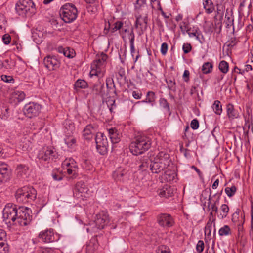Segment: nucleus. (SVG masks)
<instances>
[{
	"instance_id": "nucleus-53",
	"label": "nucleus",
	"mask_w": 253,
	"mask_h": 253,
	"mask_svg": "<svg viewBox=\"0 0 253 253\" xmlns=\"http://www.w3.org/2000/svg\"><path fill=\"white\" fill-rule=\"evenodd\" d=\"M164 176L165 179H166L168 181H170L173 180L175 177V173L171 171H169V170H166L165 171Z\"/></svg>"
},
{
	"instance_id": "nucleus-12",
	"label": "nucleus",
	"mask_w": 253,
	"mask_h": 253,
	"mask_svg": "<svg viewBox=\"0 0 253 253\" xmlns=\"http://www.w3.org/2000/svg\"><path fill=\"white\" fill-rule=\"evenodd\" d=\"M88 191V189L84 182L81 181L77 183L73 191V194L77 199L84 200L87 197Z\"/></svg>"
},
{
	"instance_id": "nucleus-56",
	"label": "nucleus",
	"mask_w": 253,
	"mask_h": 253,
	"mask_svg": "<svg viewBox=\"0 0 253 253\" xmlns=\"http://www.w3.org/2000/svg\"><path fill=\"white\" fill-rule=\"evenodd\" d=\"M1 79L5 83H14V79L11 76H7L2 75L1 76Z\"/></svg>"
},
{
	"instance_id": "nucleus-57",
	"label": "nucleus",
	"mask_w": 253,
	"mask_h": 253,
	"mask_svg": "<svg viewBox=\"0 0 253 253\" xmlns=\"http://www.w3.org/2000/svg\"><path fill=\"white\" fill-rule=\"evenodd\" d=\"M204 249V243L202 240L198 241L197 245H196V250L197 251L201 253L202 252Z\"/></svg>"
},
{
	"instance_id": "nucleus-36",
	"label": "nucleus",
	"mask_w": 253,
	"mask_h": 253,
	"mask_svg": "<svg viewBox=\"0 0 253 253\" xmlns=\"http://www.w3.org/2000/svg\"><path fill=\"white\" fill-rule=\"evenodd\" d=\"M151 161L148 157L143 158L141 160L140 164L139 165V168L142 170H146L149 168H150V165L151 164Z\"/></svg>"
},
{
	"instance_id": "nucleus-49",
	"label": "nucleus",
	"mask_w": 253,
	"mask_h": 253,
	"mask_svg": "<svg viewBox=\"0 0 253 253\" xmlns=\"http://www.w3.org/2000/svg\"><path fill=\"white\" fill-rule=\"evenodd\" d=\"M168 88L173 91L176 90V83L174 79H167L166 80Z\"/></svg>"
},
{
	"instance_id": "nucleus-10",
	"label": "nucleus",
	"mask_w": 253,
	"mask_h": 253,
	"mask_svg": "<svg viewBox=\"0 0 253 253\" xmlns=\"http://www.w3.org/2000/svg\"><path fill=\"white\" fill-rule=\"evenodd\" d=\"M41 106L35 102H30L25 105L23 109L24 114L28 118L37 116L40 113Z\"/></svg>"
},
{
	"instance_id": "nucleus-41",
	"label": "nucleus",
	"mask_w": 253,
	"mask_h": 253,
	"mask_svg": "<svg viewBox=\"0 0 253 253\" xmlns=\"http://www.w3.org/2000/svg\"><path fill=\"white\" fill-rule=\"evenodd\" d=\"M215 219L212 217V218H210L207 224L205 227V233L208 236L211 235V230L212 228V223L214 222Z\"/></svg>"
},
{
	"instance_id": "nucleus-64",
	"label": "nucleus",
	"mask_w": 253,
	"mask_h": 253,
	"mask_svg": "<svg viewBox=\"0 0 253 253\" xmlns=\"http://www.w3.org/2000/svg\"><path fill=\"white\" fill-rule=\"evenodd\" d=\"M168 44L166 42H164L162 44L161 47V52L162 55H165L168 51Z\"/></svg>"
},
{
	"instance_id": "nucleus-24",
	"label": "nucleus",
	"mask_w": 253,
	"mask_h": 253,
	"mask_svg": "<svg viewBox=\"0 0 253 253\" xmlns=\"http://www.w3.org/2000/svg\"><path fill=\"white\" fill-rule=\"evenodd\" d=\"M190 37H195L200 43H202V40H204V37L197 27H193L192 28H190L188 31L187 32Z\"/></svg>"
},
{
	"instance_id": "nucleus-28",
	"label": "nucleus",
	"mask_w": 253,
	"mask_h": 253,
	"mask_svg": "<svg viewBox=\"0 0 253 253\" xmlns=\"http://www.w3.org/2000/svg\"><path fill=\"white\" fill-rule=\"evenodd\" d=\"M25 94L22 91L15 90L11 94V99L15 103L23 101L25 98Z\"/></svg>"
},
{
	"instance_id": "nucleus-30",
	"label": "nucleus",
	"mask_w": 253,
	"mask_h": 253,
	"mask_svg": "<svg viewBox=\"0 0 253 253\" xmlns=\"http://www.w3.org/2000/svg\"><path fill=\"white\" fill-rule=\"evenodd\" d=\"M110 139L112 143L115 144L120 140V135L116 129L111 128L108 130Z\"/></svg>"
},
{
	"instance_id": "nucleus-62",
	"label": "nucleus",
	"mask_w": 253,
	"mask_h": 253,
	"mask_svg": "<svg viewBox=\"0 0 253 253\" xmlns=\"http://www.w3.org/2000/svg\"><path fill=\"white\" fill-rule=\"evenodd\" d=\"M190 126L194 130L198 129L199 126V123L198 120L196 119L192 120L191 122Z\"/></svg>"
},
{
	"instance_id": "nucleus-59",
	"label": "nucleus",
	"mask_w": 253,
	"mask_h": 253,
	"mask_svg": "<svg viewBox=\"0 0 253 253\" xmlns=\"http://www.w3.org/2000/svg\"><path fill=\"white\" fill-rule=\"evenodd\" d=\"M222 192V190L219 194V195L218 196V198H217V199L216 200V201L214 202V203L212 204L211 205V209L212 211H215L217 213V212L218 211V207L216 206V204L217 202H218L219 199L220 198V196L221 195Z\"/></svg>"
},
{
	"instance_id": "nucleus-35",
	"label": "nucleus",
	"mask_w": 253,
	"mask_h": 253,
	"mask_svg": "<svg viewBox=\"0 0 253 253\" xmlns=\"http://www.w3.org/2000/svg\"><path fill=\"white\" fill-rule=\"evenodd\" d=\"M64 141L67 146L70 148H73L76 145V140L72 134L65 135Z\"/></svg>"
},
{
	"instance_id": "nucleus-21",
	"label": "nucleus",
	"mask_w": 253,
	"mask_h": 253,
	"mask_svg": "<svg viewBox=\"0 0 253 253\" xmlns=\"http://www.w3.org/2000/svg\"><path fill=\"white\" fill-rule=\"evenodd\" d=\"M120 35L124 42H126L127 38L129 40L130 43L134 42L135 34L132 29L129 30L127 27L123 28V30L120 31Z\"/></svg>"
},
{
	"instance_id": "nucleus-8",
	"label": "nucleus",
	"mask_w": 253,
	"mask_h": 253,
	"mask_svg": "<svg viewBox=\"0 0 253 253\" xmlns=\"http://www.w3.org/2000/svg\"><path fill=\"white\" fill-rule=\"evenodd\" d=\"M62 167L64 172L67 173L73 178L78 175L79 168L75 161L71 158H66L62 163Z\"/></svg>"
},
{
	"instance_id": "nucleus-29",
	"label": "nucleus",
	"mask_w": 253,
	"mask_h": 253,
	"mask_svg": "<svg viewBox=\"0 0 253 253\" xmlns=\"http://www.w3.org/2000/svg\"><path fill=\"white\" fill-rule=\"evenodd\" d=\"M229 211L228 206L225 204H222L218 210L217 216L219 219H223L228 215Z\"/></svg>"
},
{
	"instance_id": "nucleus-58",
	"label": "nucleus",
	"mask_w": 253,
	"mask_h": 253,
	"mask_svg": "<svg viewBox=\"0 0 253 253\" xmlns=\"http://www.w3.org/2000/svg\"><path fill=\"white\" fill-rule=\"evenodd\" d=\"M237 42L238 41L235 38H231L230 40L226 42V45L228 47L232 48L236 45Z\"/></svg>"
},
{
	"instance_id": "nucleus-3",
	"label": "nucleus",
	"mask_w": 253,
	"mask_h": 253,
	"mask_svg": "<svg viewBox=\"0 0 253 253\" xmlns=\"http://www.w3.org/2000/svg\"><path fill=\"white\" fill-rule=\"evenodd\" d=\"M171 164L169 154L160 152L150 165V169L154 173H159L167 169Z\"/></svg>"
},
{
	"instance_id": "nucleus-50",
	"label": "nucleus",
	"mask_w": 253,
	"mask_h": 253,
	"mask_svg": "<svg viewBox=\"0 0 253 253\" xmlns=\"http://www.w3.org/2000/svg\"><path fill=\"white\" fill-rule=\"evenodd\" d=\"M204 29L206 33L211 34L214 29V25L211 22H206L204 25Z\"/></svg>"
},
{
	"instance_id": "nucleus-15",
	"label": "nucleus",
	"mask_w": 253,
	"mask_h": 253,
	"mask_svg": "<svg viewBox=\"0 0 253 253\" xmlns=\"http://www.w3.org/2000/svg\"><path fill=\"white\" fill-rule=\"evenodd\" d=\"M108 215L104 211H102L96 215L94 224L97 229H103L109 222Z\"/></svg>"
},
{
	"instance_id": "nucleus-60",
	"label": "nucleus",
	"mask_w": 253,
	"mask_h": 253,
	"mask_svg": "<svg viewBox=\"0 0 253 253\" xmlns=\"http://www.w3.org/2000/svg\"><path fill=\"white\" fill-rule=\"evenodd\" d=\"M160 105L165 109L167 110L169 109V104L167 100L165 98H161L160 99Z\"/></svg>"
},
{
	"instance_id": "nucleus-33",
	"label": "nucleus",
	"mask_w": 253,
	"mask_h": 253,
	"mask_svg": "<svg viewBox=\"0 0 253 253\" xmlns=\"http://www.w3.org/2000/svg\"><path fill=\"white\" fill-rule=\"evenodd\" d=\"M28 170V167L26 165L22 164L18 165L16 169V172L18 176L21 177H24V176L26 177Z\"/></svg>"
},
{
	"instance_id": "nucleus-4",
	"label": "nucleus",
	"mask_w": 253,
	"mask_h": 253,
	"mask_svg": "<svg viewBox=\"0 0 253 253\" xmlns=\"http://www.w3.org/2000/svg\"><path fill=\"white\" fill-rule=\"evenodd\" d=\"M37 195L36 190L32 186H25L18 189L15 196L17 202L27 203L35 200Z\"/></svg>"
},
{
	"instance_id": "nucleus-20",
	"label": "nucleus",
	"mask_w": 253,
	"mask_h": 253,
	"mask_svg": "<svg viewBox=\"0 0 253 253\" xmlns=\"http://www.w3.org/2000/svg\"><path fill=\"white\" fill-rule=\"evenodd\" d=\"M127 171L122 167L118 168L112 173L113 179L117 182H123L127 178Z\"/></svg>"
},
{
	"instance_id": "nucleus-22",
	"label": "nucleus",
	"mask_w": 253,
	"mask_h": 253,
	"mask_svg": "<svg viewBox=\"0 0 253 253\" xmlns=\"http://www.w3.org/2000/svg\"><path fill=\"white\" fill-rule=\"evenodd\" d=\"M232 221L238 226V229L239 231L242 229V225L244 223V216L240 211H236L232 215Z\"/></svg>"
},
{
	"instance_id": "nucleus-6",
	"label": "nucleus",
	"mask_w": 253,
	"mask_h": 253,
	"mask_svg": "<svg viewBox=\"0 0 253 253\" xmlns=\"http://www.w3.org/2000/svg\"><path fill=\"white\" fill-rule=\"evenodd\" d=\"M16 13L21 16L31 15L36 13L35 5L32 0H18L16 3Z\"/></svg>"
},
{
	"instance_id": "nucleus-7",
	"label": "nucleus",
	"mask_w": 253,
	"mask_h": 253,
	"mask_svg": "<svg viewBox=\"0 0 253 253\" xmlns=\"http://www.w3.org/2000/svg\"><path fill=\"white\" fill-rule=\"evenodd\" d=\"M59 13L63 20L66 23H70L77 18L78 10L72 3H66L60 8Z\"/></svg>"
},
{
	"instance_id": "nucleus-44",
	"label": "nucleus",
	"mask_w": 253,
	"mask_h": 253,
	"mask_svg": "<svg viewBox=\"0 0 253 253\" xmlns=\"http://www.w3.org/2000/svg\"><path fill=\"white\" fill-rule=\"evenodd\" d=\"M155 94L153 91H148L147 93L146 98L141 102H148L151 103L152 105L155 101Z\"/></svg>"
},
{
	"instance_id": "nucleus-48",
	"label": "nucleus",
	"mask_w": 253,
	"mask_h": 253,
	"mask_svg": "<svg viewBox=\"0 0 253 253\" xmlns=\"http://www.w3.org/2000/svg\"><path fill=\"white\" fill-rule=\"evenodd\" d=\"M225 19V22L226 23L227 27L230 28L233 25L234 19L232 15L229 14L227 10L226 11Z\"/></svg>"
},
{
	"instance_id": "nucleus-11",
	"label": "nucleus",
	"mask_w": 253,
	"mask_h": 253,
	"mask_svg": "<svg viewBox=\"0 0 253 253\" xmlns=\"http://www.w3.org/2000/svg\"><path fill=\"white\" fill-rule=\"evenodd\" d=\"M39 238L45 243H51L59 240V234L54 233L52 229H49L40 232Z\"/></svg>"
},
{
	"instance_id": "nucleus-27",
	"label": "nucleus",
	"mask_w": 253,
	"mask_h": 253,
	"mask_svg": "<svg viewBox=\"0 0 253 253\" xmlns=\"http://www.w3.org/2000/svg\"><path fill=\"white\" fill-rule=\"evenodd\" d=\"M56 50L58 52L63 54L65 57L69 58L74 57L76 54L73 49L68 47L58 46L56 48Z\"/></svg>"
},
{
	"instance_id": "nucleus-19",
	"label": "nucleus",
	"mask_w": 253,
	"mask_h": 253,
	"mask_svg": "<svg viewBox=\"0 0 253 253\" xmlns=\"http://www.w3.org/2000/svg\"><path fill=\"white\" fill-rule=\"evenodd\" d=\"M90 89L93 94L99 95L101 96L103 99H105L106 95L105 92V87L103 82H101L100 81L98 80L94 84L93 86L90 88Z\"/></svg>"
},
{
	"instance_id": "nucleus-25",
	"label": "nucleus",
	"mask_w": 253,
	"mask_h": 253,
	"mask_svg": "<svg viewBox=\"0 0 253 253\" xmlns=\"http://www.w3.org/2000/svg\"><path fill=\"white\" fill-rule=\"evenodd\" d=\"M173 188L168 185H165L158 191L160 196L166 198L171 197L173 194Z\"/></svg>"
},
{
	"instance_id": "nucleus-1",
	"label": "nucleus",
	"mask_w": 253,
	"mask_h": 253,
	"mask_svg": "<svg viewBox=\"0 0 253 253\" xmlns=\"http://www.w3.org/2000/svg\"><path fill=\"white\" fill-rule=\"evenodd\" d=\"M3 218L6 223L25 226L32 219V211L29 208L19 207L11 203L6 204L3 210Z\"/></svg>"
},
{
	"instance_id": "nucleus-37",
	"label": "nucleus",
	"mask_w": 253,
	"mask_h": 253,
	"mask_svg": "<svg viewBox=\"0 0 253 253\" xmlns=\"http://www.w3.org/2000/svg\"><path fill=\"white\" fill-rule=\"evenodd\" d=\"M93 131V127L90 125H87L84 130L83 135L85 139H89L92 137Z\"/></svg>"
},
{
	"instance_id": "nucleus-34",
	"label": "nucleus",
	"mask_w": 253,
	"mask_h": 253,
	"mask_svg": "<svg viewBox=\"0 0 253 253\" xmlns=\"http://www.w3.org/2000/svg\"><path fill=\"white\" fill-rule=\"evenodd\" d=\"M203 4L207 13H211L214 11V7L211 0H204Z\"/></svg>"
},
{
	"instance_id": "nucleus-52",
	"label": "nucleus",
	"mask_w": 253,
	"mask_h": 253,
	"mask_svg": "<svg viewBox=\"0 0 253 253\" xmlns=\"http://www.w3.org/2000/svg\"><path fill=\"white\" fill-rule=\"evenodd\" d=\"M179 27L183 34H185V33H187L190 29L189 28V23L187 21H182L180 22L179 24Z\"/></svg>"
},
{
	"instance_id": "nucleus-26",
	"label": "nucleus",
	"mask_w": 253,
	"mask_h": 253,
	"mask_svg": "<svg viewBox=\"0 0 253 253\" xmlns=\"http://www.w3.org/2000/svg\"><path fill=\"white\" fill-rule=\"evenodd\" d=\"M63 128L65 135L73 134L75 131L74 124L70 120H66L64 121Z\"/></svg>"
},
{
	"instance_id": "nucleus-40",
	"label": "nucleus",
	"mask_w": 253,
	"mask_h": 253,
	"mask_svg": "<svg viewBox=\"0 0 253 253\" xmlns=\"http://www.w3.org/2000/svg\"><path fill=\"white\" fill-rule=\"evenodd\" d=\"M74 86L76 89H85L88 87V84L84 80L78 79L75 83Z\"/></svg>"
},
{
	"instance_id": "nucleus-2",
	"label": "nucleus",
	"mask_w": 253,
	"mask_h": 253,
	"mask_svg": "<svg viewBox=\"0 0 253 253\" xmlns=\"http://www.w3.org/2000/svg\"><path fill=\"white\" fill-rule=\"evenodd\" d=\"M152 144L151 139L144 133L136 136L129 146L130 152L134 155H138L147 151Z\"/></svg>"
},
{
	"instance_id": "nucleus-43",
	"label": "nucleus",
	"mask_w": 253,
	"mask_h": 253,
	"mask_svg": "<svg viewBox=\"0 0 253 253\" xmlns=\"http://www.w3.org/2000/svg\"><path fill=\"white\" fill-rule=\"evenodd\" d=\"M213 65L211 62H205L202 67V71L204 74H209L212 71Z\"/></svg>"
},
{
	"instance_id": "nucleus-63",
	"label": "nucleus",
	"mask_w": 253,
	"mask_h": 253,
	"mask_svg": "<svg viewBox=\"0 0 253 253\" xmlns=\"http://www.w3.org/2000/svg\"><path fill=\"white\" fill-rule=\"evenodd\" d=\"M29 145L26 142H23L19 144L18 146V149L21 150L23 151H26L28 150Z\"/></svg>"
},
{
	"instance_id": "nucleus-5",
	"label": "nucleus",
	"mask_w": 253,
	"mask_h": 253,
	"mask_svg": "<svg viewBox=\"0 0 253 253\" xmlns=\"http://www.w3.org/2000/svg\"><path fill=\"white\" fill-rule=\"evenodd\" d=\"M107 58V55L102 53L96 59L93 61L91 65L90 77L93 76L102 77L103 76Z\"/></svg>"
},
{
	"instance_id": "nucleus-14",
	"label": "nucleus",
	"mask_w": 253,
	"mask_h": 253,
	"mask_svg": "<svg viewBox=\"0 0 253 253\" xmlns=\"http://www.w3.org/2000/svg\"><path fill=\"white\" fill-rule=\"evenodd\" d=\"M56 152L51 147H43L39 152L38 157L39 159L46 161L50 159L55 158L56 156Z\"/></svg>"
},
{
	"instance_id": "nucleus-38",
	"label": "nucleus",
	"mask_w": 253,
	"mask_h": 253,
	"mask_svg": "<svg viewBox=\"0 0 253 253\" xmlns=\"http://www.w3.org/2000/svg\"><path fill=\"white\" fill-rule=\"evenodd\" d=\"M124 23L121 21H117L115 22L112 25V27L110 28L111 32L114 33L117 31L123 30V28H126V26H124Z\"/></svg>"
},
{
	"instance_id": "nucleus-18",
	"label": "nucleus",
	"mask_w": 253,
	"mask_h": 253,
	"mask_svg": "<svg viewBox=\"0 0 253 253\" xmlns=\"http://www.w3.org/2000/svg\"><path fill=\"white\" fill-rule=\"evenodd\" d=\"M10 178V172L7 165L0 162V183H5Z\"/></svg>"
},
{
	"instance_id": "nucleus-61",
	"label": "nucleus",
	"mask_w": 253,
	"mask_h": 253,
	"mask_svg": "<svg viewBox=\"0 0 253 253\" xmlns=\"http://www.w3.org/2000/svg\"><path fill=\"white\" fill-rule=\"evenodd\" d=\"M159 253H171L169 248L165 245H162L159 247Z\"/></svg>"
},
{
	"instance_id": "nucleus-46",
	"label": "nucleus",
	"mask_w": 253,
	"mask_h": 253,
	"mask_svg": "<svg viewBox=\"0 0 253 253\" xmlns=\"http://www.w3.org/2000/svg\"><path fill=\"white\" fill-rule=\"evenodd\" d=\"M1 69H10L13 66V62L11 59H6L2 61Z\"/></svg>"
},
{
	"instance_id": "nucleus-23",
	"label": "nucleus",
	"mask_w": 253,
	"mask_h": 253,
	"mask_svg": "<svg viewBox=\"0 0 253 253\" xmlns=\"http://www.w3.org/2000/svg\"><path fill=\"white\" fill-rule=\"evenodd\" d=\"M227 116L229 120H233L240 117V113L236 110L234 106L231 103H228L226 105Z\"/></svg>"
},
{
	"instance_id": "nucleus-16",
	"label": "nucleus",
	"mask_w": 253,
	"mask_h": 253,
	"mask_svg": "<svg viewBox=\"0 0 253 253\" xmlns=\"http://www.w3.org/2000/svg\"><path fill=\"white\" fill-rule=\"evenodd\" d=\"M44 66L49 70H55L59 68L60 62L55 56L48 55L43 60Z\"/></svg>"
},
{
	"instance_id": "nucleus-13",
	"label": "nucleus",
	"mask_w": 253,
	"mask_h": 253,
	"mask_svg": "<svg viewBox=\"0 0 253 253\" xmlns=\"http://www.w3.org/2000/svg\"><path fill=\"white\" fill-rule=\"evenodd\" d=\"M157 221L160 226L164 228H169L174 224L171 215L168 213H161L157 216Z\"/></svg>"
},
{
	"instance_id": "nucleus-45",
	"label": "nucleus",
	"mask_w": 253,
	"mask_h": 253,
	"mask_svg": "<svg viewBox=\"0 0 253 253\" xmlns=\"http://www.w3.org/2000/svg\"><path fill=\"white\" fill-rule=\"evenodd\" d=\"M218 68L221 72L226 74L229 71L228 63L226 61L222 60L219 63Z\"/></svg>"
},
{
	"instance_id": "nucleus-31",
	"label": "nucleus",
	"mask_w": 253,
	"mask_h": 253,
	"mask_svg": "<svg viewBox=\"0 0 253 253\" xmlns=\"http://www.w3.org/2000/svg\"><path fill=\"white\" fill-rule=\"evenodd\" d=\"M135 9L138 13H141L143 10L147 11L146 0H136L134 3Z\"/></svg>"
},
{
	"instance_id": "nucleus-32",
	"label": "nucleus",
	"mask_w": 253,
	"mask_h": 253,
	"mask_svg": "<svg viewBox=\"0 0 253 253\" xmlns=\"http://www.w3.org/2000/svg\"><path fill=\"white\" fill-rule=\"evenodd\" d=\"M10 114L9 109L7 104L2 103L0 104V117L6 119Z\"/></svg>"
},
{
	"instance_id": "nucleus-42",
	"label": "nucleus",
	"mask_w": 253,
	"mask_h": 253,
	"mask_svg": "<svg viewBox=\"0 0 253 253\" xmlns=\"http://www.w3.org/2000/svg\"><path fill=\"white\" fill-rule=\"evenodd\" d=\"M218 234L221 236H228L231 234V230L228 225H224L219 230Z\"/></svg>"
},
{
	"instance_id": "nucleus-54",
	"label": "nucleus",
	"mask_w": 253,
	"mask_h": 253,
	"mask_svg": "<svg viewBox=\"0 0 253 253\" xmlns=\"http://www.w3.org/2000/svg\"><path fill=\"white\" fill-rule=\"evenodd\" d=\"M81 165L83 169L86 170H89L91 167L90 162L84 158L82 159Z\"/></svg>"
},
{
	"instance_id": "nucleus-55",
	"label": "nucleus",
	"mask_w": 253,
	"mask_h": 253,
	"mask_svg": "<svg viewBox=\"0 0 253 253\" xmlns=\"http://www.w3.org/2000/svg\"><path fill=\"white\" fill-rule=\"evenodd\" d=\"M9 247L5 241L0 243V253H8Z\"/></svg>"
},
{
	"instance_id": "nucleus-51",
	"label": "nucleus",
	"mask_w": 253,
	"mask_h": 253,
	"mask_svg": "<svg viewBox=\"0 0 253 253\" xmlns=\"http://www.w3.org/2000/svg\"><path fill=\"white\" fill-rule=\"evenodd\" d=\"M237 188L235 186L233 185L231 187H226L225 189V192L229 197H232L236 193Z\"/></svg>"
},
{
	"instance_id": "nucleus-9",
	"label": "nucleus",
	"mask_w": 253,
	"mask_h": 253,
	"mask_svg": "<svg viewBox=\"0 0 253 253\" xmlns=\"http://www.w3.org/2000/svg\"><path fill=\"white\" fill-rule=\"evenodd\" d=\"M95 142L96 149L98 153L101 155L106 154L107 152L108 143L107 138L101 132H98L96 134Z\"/></svg>"
},
{
	"instance_id": "nucleus-47",
	"label": "nucleus",
	"mask_w": 253,
	"mask_h": 253,
	"mask_svg": "<svg viewBox=\"0 0 253 253\" xmlns=\"http://www.w3.org/2000/svg\"><path fill=\"white\" fill-rule=\"evenodd\" d=\"M106 102L109 110L112 112L113 110L116 108L115 100L113 97H109L106 99Z\"/></svg>"
},
{
	"instance_id": "nucleus-17",
	"label": "nucleus",
	"mask_w": 253,
	"mask_h": 253,
	"mask_svg": "<svg viewBox=\"0 0 253 253\" xmlns=\"http://www.w3.org/2000/svg\"><path fill=\"white\" fill-rule=\"evenodd\" d=\"M148 11H145V13H141L136 16L135 26L140 29L142 32L147 30L148 26Z\"/></svg>"
},
{
	"instance_id": "nucleus-39",
	"label": "nucleus",
	"mask_w": 253,
	"mask_h": 253,
	"mask_svg": "<svg viewBox=\"0 0 253 253\" xmlns=\"http://www.w3.org/2000/svg\"><path fill=\"white\" fill-rule=\"evenodd\" d=\"M212 108L214 113L220 115L222 112V105L221 102L218 100H215L212 105Z\"/></svg>"
}]
</instances>
